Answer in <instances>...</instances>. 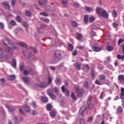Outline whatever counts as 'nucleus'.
<instances>
[{
	"label": "nucleus",
	"instance_id": "obj_20",
	"mask_svg": "<svg viewBox=\"0 0 124 124\" xmlns=\"http://www.w3.org/2000/svg\"><path fill=\"white\" fill-rule=\"evenodd\" d=\"M41 99L44 103H47L48 102V97L46 96H42Z\"/></svg>",
	"mask_w": 124,
	"mask_h": 124
},
{
	"label": "nucleus",
	"instance_id": "obj_34",
	"mask_svg": "<svg viewBox=\"0 0 124 124\" xmlns=\"http://www.w3.org/2000/svg\"><path fill=\"white\" fill-rule=\"evenodd\" d=\"M16 21H17V22H18L19 23H21V22H22V18H21L20 16H17L16 17Z\"/></svg>",
	"mask_w": 124,
	"mask_h": 124
},
{
	"label": "nucleus",
	"instance_id": "obj_60",
	"mask_svg": "<svg viewBox=\"0 0 124 124\" xmlns=\"http://www.w3.org/2000/svg\"><path fill=\"white\" fill-rule=\"evenodd\" d=\"M88 122L89 123H91V122H93V117H91L88 119Z\"/></svg>",
	"mask_w": 124,
	"mask_h": 124
},
{
	"label": "nucleus",
	"instance_id": "obj_14",
	"mask_svg": "<svg viewBox=\"0 0 124 124\" xmlns=\"http://www.w3.org/2000/svg\"><path fill=\"white\" fill-rule=\"evenodd\" d=\"M16 45H18L19 46H20L21 47H27V44L24 42H18L16 43Z\"/></svg>",
	"mask_w": 124,
	"mask_h": 124
},
{
	"label": "nucleus",
	"instance_id": "obj_24",
	"mask_svg": "<svg viewBox=\"0 0 124 124\" xmlns=\"http://www.w3.org/2000/svg\"><path fill=\"white\" fill-rule=\"evenodd\" d=\"M88 106L87 108L88 109H89V110H92L93 108V105L92 103H87Z\"/></svg>",
	"mask_w": 124,
	"mask_h": 124
},
{
	"label": "nucleus",
	"instance_id": "obj_28",
	"mask_svg": "<svg viewBox=\"0 0 124 124\" xmlns=\"http://www.w3.org/2000/svg\"><path fill=\"white\" fill-rule=\"evenodd\" d=\"M51 117H56V111L55 110H51L49 113Z\"/></svg>",
	"mask_w": 124,
	"mask_h": 124
},
{
	"label": "nucleus",
	"instance_id": "obj_31",
	"mask_svg": "<svg viewBox=\"0 0 124 124\" xmlns=\"http://www.w3.org/2000/svg\"><path fill=\"white\" fill-rule=\"evenodd\" d=\"M83 87L85 88V89H89V82H88V81L85 82L83 84Z\"/></svg>",
	"mask_w": 124,
	"mask_h": 124
},
{
	"label": "nucleus",
	"instance_id": "obj_13",
	"mask_svg": "<svg viewBox=\"0 0 124 124\" xmlns=\"http://www.w3.org/2000/svg\"><path fill=\"white\" fill-rule=\"evenodd\" d=\"M23 108L26 112H27V113H30V111H31V108H30V107H29V106L25 104L23 106Z\"/></svg>",
	"mask_w": 124,
	"mask_h": 124
},
{
	"label": "nucleus",
	"instance_id": "obj_35",
	"mask_svg": "<svg viewBox=\"0 0 124 124\" xmlns=\"http://www.w3.org/2000/svg\"><path fill=\"white\" fill-rule=\"evenodd\" d=\"M40 15H42L43 16H44V17H48V16H49V15H48V14H47L46 12H44L43 13H40Z\"/></svg>",
	"mask_w": 124,
	"mask_h": 124
},
{
	"label": "nucleus",
	"instance_id": "obj_17",
	"mask_svg": "<svg viewBox=\"0 0 124 124\" xmlns=\"http://www.w3.org/2000/svg\"><path fill=\"white\" fill-rule=\"evenodd\" d=\"M31 71L32 72V69L30 70V71L24 70L23 74L25 76H27V75H29V74H31V75H32V74L31 73Z\"/></svg>",
	"mask_w": 124,
	"mask_h": 124
},
{
	"label": "nucleus",
	"instance_id": "obj_19",
	"mask_svg": "<svg viewBox=\"0 0 124 124\" xmlns=\"http://www.w3.org/2000/svg\"><path fill=\"white\" fill-rule=\"evenodd\" d=\"M2 5H3V6H5V7H6V8L10 9V5H9V3H6V2H2Z\"/></svg>",
	"mask_w": 124,
	"mask_h": 124
},
{
	"label": "nucleus",
	"instance_id": "obj_55",
	"mask_svg": "<svg viewBox=\"0 0 124 124\" xmlns=\"http://www.w3.org/2000/svg\"><path fill=\"white\" fill-rule=\"evenodd\" d=\"M94 20H95L94 17H90V23H92V22H93V21H94Z\"/></svg>",
	"mask_w": 124,
	"mask_h": 124
},
{
	"label": "nucleus",
	"instance_id": "obj_47",
	"mask_svg": "<svg viewBox=\"0 0 124 124\" xmlns=\"http://www.w3.org/2000/svg\"><path fill=\"white\" fill-rule=\"evenodd\" d=\"M62 3L64 5H66L67 4V1L66 0H62Z\"/></svg>",
	"mask_w": 124,
	"mask_h": 124
},
{
	"label": "nucleus",
	"instance_id": "obj_3",
	"mask_svg": "<svg viewBox=\"0 0 124 124\" xmlns=\"http://www.w3.org/2000/svg\"><path fill=\"white\" fill-rule=\"evenodd\" d=\"M75 89L78 96H79V97H81V96H82L84 94V90L82 89H79V87L78 86H76Z\"/></svg>",
	"mask_w": 124,
	"mask_h": 124
},
{
	"label": "nucleus",
	"instance_id": "obj_63",
	"mask_svg": "<svg viewBox=\"0 0 124 124\" xmlns=\"http://www.w3.org/2000/svg\"><path fill=\"white\" fill-rule=\"evenodd\" d=\"M122 52L124 54V44L122 46Z\"/></svg>",
	"mask_w": 124,
	"mask_h": 124
},
{
	"label": "nucleus",
	"instance_id": "obj_25",
	"mask_svg": "<svg viewBox=\"0 0 124 124\" xmlns=\"http://www.w3.org/2000/svg\"><path fill=\"white\" fill-rule=\"evenodd\" d=\"M111 14H112V16L114 18H117V11L115 10L112 11Z\"/></svg>",
	"mask_w": 124,
	"mask_h": 124
},
{
	"label": "nucleus",
	"instance_id": "obj_50",
	"mask_svg": "<svg viewBox=\"0 0 124 124\" xmlns=\"http://www.w3.org/2000/svg\"><path fill=\"white\" fill-rule=\"evenodd\" d=\"M113 28H117L119 26V24L116 22H114L112 24Z\"/></svg>",
	"mask_w": 124,
	"mask_h": 124
},
{
	"label": "nucleus",
	"instance_id": "obj_37",
	"mask_svg": "<svg viewBox=\"0 0 124 124\" xmlns=\"http://www.w3.org/2000/svg\"><path fill=\"white\" fill-rule=\"evenodd\" d=\"M120 96H124V88L121 87Z\"/></svg>",
	"mask_w": 124,
	"mask_h": 124
},
{
	"label": "nucleus",
	"instance_id": "obj_42",
	"mask_svg": "<svg viewBox=\"0 0 124 124\" xmlns=\"http://www.w3.org/2000/svg\"><path fill=\"white\" fill-rule=\"evenodd\" d=\"M49 96H50V98H51V99H52V100H56V99L57 98V96L54 95V93Z\"/></svg>",
	"mask_w": 124,
	"mask_h": 124
},
{
	"label": "nucleus",
	"instance_id": "obj_46",
	"mask_svg": "<svg viewBox=\"0 0 124 124\" xmlns=\"http://www.w3.org/2000/svg\"><path fill=\"white\" fill-rule=\"evenodd\" d=\"M54 91L55 93L56 94L59 93V90L58 89V88H57V87H54Z\"/></svg>",
	"mask_w": 124,
	"mask_h": 124
},
{
	"label": "nucleus",
	"instance_id": "obj_23",
	"mask_svg": "<svg viewBox=\"0 0 124 124\" xmlns=\"http://www.w3.org/2000/svg\"><path fill=\"white\" fill-rule=\"evenodd\" d=\"M47 94L50 96V95H52V94H53L54 93H53L52 89H49L47 90Z\"/></svg>",
	"mask_w": 124,
	"mask_h": 124
},
{
	"label": "nucleus",
	"instance_id": "obj_57",
	"mask_svg": "<svg viewBox=\"0 0 124 124\" xmlns=\"http://www.w3.org/2000/svg\"><path fill=\"white\" fill-rule=\"evenodd\" d=\"M46 27V25H45V24H41L40 25V28L41 29H45Z\"/></svg>",
	"mask_w": 124,
	"mask_h": 124
},
{
	"label": "nucleus",
	"instance_id": "obj_8",
	"mask_svg": "<svg viewBox=\"0 0 124 124\" xmlns=\"http://www.w3.org/2000/svg\"><path fill=\"white\" fill-rule=\"evenodd\" d=\"M74 66H75V68H76V69L77 70H81V65L80 64V63L79 62H76L74 64Z\"/></svg>",
	"mask_w": 124,
	"mask_h": 124
},
{
	"label": "nucleus",
	"instance_id": "obj_43",
	"mask_svg": "<svg viewBox=\"0 0 124 124\" xmlns=\"http://www.w3.org/2000/svg\"><path fill=\"white\" fill-rule=\"evenodd\" d=\"M61 79L57 78H56V80H55V82L56 84H57L58 85H59V84H61Z\"/></svg>",
	"mask_w": 124,
	"mask_h": 124
},
{
	"label": "nucleus",
	"instance_id": "obj_51",
	"mask_svg": "<svg viewBox=\"0 0 124 124\" xmlns=\"http://www.w3.org/2000/svg\"><path fill=\"white\" fill-rule=\"evenodd\" d=\"M24 68H25V66H24V65H21L20 66V71H24Z\"/></svg>",
	"mask_w": 124,
	"mask_h": 124
},
{
	"label": "nucleus",
	"instance_id": "obj_58",
	"mask_svg": "<svg viewBox=\"0 0 124 124\" xmlns=\"http://www.w3.org/2000/svg\"><path fill=\"white\" fill-rule=\"evenodd\" d=\"M73 56H76L77 55V50H75L74 51V52L72 53Z\"/></svg>",
	"mask_w": 124,
	"mask_h": 124
},
{
	"label": "nucleus",
	"instance_id": "obj_38",
	"mask_svg": "<svg viewBox=\"0 0 124 124\" xmlns=\"http://www.w3.org/2000/svg\"><path fill=\"white\" fill-rule=\"evenodd\" d=\"M107 50H108L109 52L110 51H112V50H114V47L108 46L107 47Z\"/></svg>",
	"mask_w": 124,
	"mask_h": 124
},
{
	"label": "nucleus",
	"instance_id": "obj_54",
	"mask_svg": "<svg viewBox=\"0 0 124 124\" xmlns=\"http://www.w3.org/2000/svg\"><path fill=\"white\" fill-rule=\"evenodd\" d=\"M95 32L94 31H92L91 32V35L92 36H95Z\"/></svg>",
	"mask_w": 124,
	"mask_h": 124
},
{
	"label": "nucleus",
	"instance_id": "obj_26",
	"mask_svg": "<svg viewBox=\"0 0 124 124\" xmlns=\"http://www.w3.org/2000/svg\"><path fill=\"white\" fill-rule=\"evenodd\" d=\"M73 49H74L73 45H72L71 44H69V45H68V50H69V51H72Z\"/></svg>",
	"mask_w": 124,
	"mask_h": 124
},
{
	"label": "nucleus",
	"instance_id": "obj_4",
	"mask_svg": "<svg viewBox=\"0 0 124 124\" xmlns=\"http://www.w3.org/2000/svg\"><path fill=\"white\" fill-rule=\"evenodd\" d=\"M14 49H16V50L18 49V47H17V46H15L13 47L12 48L7 46L6 47V51H7V52H8V53H10V54H12V52H13V50H14Z\"/></svg>",
	"mask_w": 124,
	"mask_h": 124
},
{
	"label": "nucleus",
	"instance_id": "obj_49",
	"mask_svg": "<svg viewBox=\"0 0 124 124\" xmlns=\"http://www.w3.org/2000/svg\"><path fill=\"white\" fill-rule=\"evenodd\" d=\"M124 42V39H120L118 40V45H119V46L121 45V43H122V42Z\"/></svg>",
	"mask_w": 124,
	"mask_h": 124
},
{
	"label": "nucleus",
	"instance_id": "obj_56",
	"mask_svg": "<svg viewBox=\"0 0 124 124\" xmlns=\"http://www.w3.org/2000/svg\"><path fill=\"white\" fill-rule=\"evenodd\" d=\"M4 28V25H3V23H0V28L3 29Z\"/></svg>",
	"mask_w": 124,
	"mask_h": 124
},
{
	"label": "nucleus",
	"instance_id": "obj_32",
	"mask_svg": "<svg viewBox=\"0 0 124 124\" xmlns=\"http://www.w3.org/2000/svg\"><path fill=\"white\" fill-rule=\"evenodd\" d=\"M88 15H85L84 17V22L85 24H88Z\"/></svg>",
	"mask_w": 124,
	"mask_h": 124
},
{
	"label": "nucleus",
	"instance_id": "obj_22",
	"mask_svg": "<svg viewBox=\"0 0 124 124\" xmlns=\"http://www.w3.org/2000/svg\"><path fill=\"white\" fill-rule=\"evenodd\" d=\"M71 98L72 99V101L73 102H75L76 101V96L74 94V93H72L71 95Z\"/></svg>",
	"mask_w": 124,
	"mask_h": 124
},
{
	"label": "nucleus",
	"instance_id": "obj_36",
	"mask_svg": "<svg viewBox=\"0 0 124 124\" xmlns=\"http://www.w3.org/2000/svg\"><path fill=\"white\" fill-rule=\"evenodd\" d=\"M25 15L27 16V17H30L31 15V13L30 11H26L25 12Z\"/></svg>",
	"mask_w": 124,
	"mask_h": 124
},
{
	"label": "nucleus",
	"instance_id": "obj_40",
	"mask_svg": "<svg viewBox=\"0 0 124 124\" xmlns=\"http://www.w3.org/2000/svg\"><path fill=\"white\" fill-rule=\"evenodd\" d=\"M71 24L73 27H78V24L76 21H72Z\"/></svg>",
	"mask_w": 124,
	"mask_h": 124
},
{
	"label": "nucleus",
	"instance_id": "obj_21",
	"mask_svg": "<svg viewBox=\"0 0 124 124\" xmlns=\"http://www.w3.org/2000/svg\"><path fill=\"white\" fill-rule=\"evenodd\" d=\"M15 78H16V77L14 75H10L8 76V79L10 81H13L14 80H15Z\"/></svg>",
	"mask_w": 124,
	"mask_h": 124
},
{
	"label": "nucleus",
	"instance_id": "obj_6",
	"mask_svg": "<svg viewBox=\"0 0 124 124\" xmlns=\"http://www.w3.org/2000/svg\"><path fill=\"white\" fill-rule=\"evenodd\" d=\"M37 86L38 88H46L47 84L45 82H39L37 83Z\"/></svg>",
	"mask_w": 124,
	"mask_h": 124
},
{
	"label": "nucleus",
	"instance_id": "obj_11",
	"mask_svg": "<svg viewBox=\"0 0 124 124\" xmlns=\"http://www.w3.org/2000/svg\"><path fill=\"white\" fill-rule=\"evenodd\" d=\"M92 49L94 52H100V51H101V48L96 46H93Z\"/></svg>",
	"mask_w": 124,
	"mask_h": 124
},
{
	"label": "nucleus",
	"instance_id": "obj_7",
	"mask_svg": "<svg viewBox=\"0 0 124 124\" xmlns=\"http://www.w3.org/2000/svg\"><path fill=\"white\" fill-rule=\"evenodd\" d=\"M124 112V109L121 106H118L116 109V114H122Z\"/></svg>",
	"mask_w": 124,
	"mask_h": 124
},
{
	"label": "nucleus",
	"instance_id": "obj_5",
	"mask_svg": "<svg viewBox=\"0 0 124 124\" xmlns=\"http://www.w3.org/2000/svg\"><path fill=\"white\" fill-rule=\"evenodd\" d=\"M61 89L62 90V92L64 93V94H65L66 96H69V91L68 90L65 89L64 86H62L61 87Z\"/></svg>",
	"mask_w": 124,
	"mask_h": 124
},
{
	"label": "nucleus",
	"instance_id": "obj_12",
	"mask_svg": "<svg viewBox=\"0 0 124 124\" xmlns=\"http://www.w3.org/2000/svg\"><path fill=\"white\" fill-rule=\"evenodd\" d=\"M76 38L77 39H78V40H81V39H83V36L82 35V34L78 32H77Z\"/></svg>",
	"mask_w": 124,
	"mask_h": 124
},
{
	"label": "nucleus",
	"instance_id": "obj_10",
	"mask_svg": "<svg viewBox=\"0 0 124 124\" xmlns=\"http://www.w3.org/2000/svg\"><path fill=\"white\" fill-rule=\"evenodd\" d=\"M118 80L120 82H122V84L124 85V76L123 75H119L118 77Z\"/></svg>",
	"mask_w": 124,
	"mask_h": 124
},
{
	"label": "nucleus",
	"instance_id": "obj_64",
	"mask_svg": "<svg viewBox=\"0 0 124 124\" xmlns=\"http://www.w3.org/2000/svg\"><path fill=\"white\" fill-rule=\"evenodd\" d=\"M120 98L122 99L121 101L122 102V104H124V98H123V97L121 96Z\"/></svg>",
	"mask_w": 124,
	"mask_h": 124
},
{
	"label": "nucleus",
	"instance_id": "obj_62",
	"mask_svg": "<svg viewBox=\"0 0 124 124\" xmlns=\"http://www.w3.org/2000/svg\"><path fill=\"white\" fill-rule=\"evenodd\" d=\"M117 58L118 60H122V56L120 54L117 55Z\"/></svg>",
	"mask_w": 124,
	"mask_h": 124
},
{
	"label": "nucleus",
	"instance_id": "obj_29",
	"mask_svg": "<svg viewBox=\"0 0 124 124\" xmlns=\"http://www.w3.org/2000/svg\"><path fill=\"white\" fill-rule=\"evenodd\" d=\"M40 20H41V21H43L45 23H49V19L46 18L41 17Z\"/></svg>",
	"mask_w": 124,
	"mask_h": 124
},
{
	"label": "nucleus",
	"instance_id": "obj_1",
	"mask_svg": "<svg viewBox=\"0 0 124 124\" xmlns=\"http://www.w3.org/2000/svg\"><path fill=\"white\" fill-rule=\"evenodd\" d=\"M96 13L98 16H102L104 18H108V15L106 10L100 7H97L96 8Z\"/></svg>",
	"mask_w": 124,
	"mask_h": 124
},
{
	"label": "nucleus",
	"instance_id": "obj_30",
	"mask_svg": "<svg viewBox=\"0 0 124 124\" xmlns=\"http://www.w3.org/2000/svg\"><path fill=\"white\" fill-rule=\"evenodd\" d=\"M11 64H12L13 67H16V60L13 59V61H12Z\"/></svg>",
	"mask_w": 124,
	"mask_h": 124
},
{
	"label": "nucleus",
	"instance_id": "obj_53",
	"mask_svg": "<svg viewBox=\"0 0 124 124\" xmlns=\"http://www.w3.org/2000/svg\"><path fill=\"white\" fill-rule=\"evenodd\" d=\"M95 84H96V85H98L99 86H100L102 85V84L98 80H96L95 82Z\"/></svg>",
	"mask_w": 124,
	"mask_h": 124
},
{
	"label": "nucleus",
	"instance_id": "obj_16",
	"mask_svg": "<svg viewBox=\"0 0 124 124\" xmlns=\"http://www.w3.org/2000/svg\"><path fill=\"white\" fill-rule=\"evenodd\" d=\"M22 80L25 84H29V83H30V78L28 77H23Z\"/></svg>",
	"mask_w": 124,
	"mask_h": 124
},
{
	"label": "nucleus",
	"instance_id": "obj_27",
	"mask_svg": "<svg viewBox=\"0 0 124 124\" xmlns=\"http://www.w3.org/2000/svg\"><path fill=\"white\" fill-rule=\"evenodd\" d=\"M52 105L51 104H48L46 105V109L47 110V111H51V110L52 109Z\"/></svg>",
	"mask_w": 124,
	"mask_h": 124
},
{
	"label": "nucleus",
	"instance_id": "obj_15",
	"mask_svg": "<svg viewBox=\"0 0 124 124\" xmlns=\"http://www.w3.org/2000/svg\"><path fill=\"white\" fill-rule=\"evenodd\" d=\"M99 78L101 81H105V80H106V76L102 74L99 76Z\"/></svg>",
	"mask_w": 124,
	"mask_h": 124
},
{
	"label": "nucleus",
	"instance_id": "obj_52",
	"mask_svg": "<svg viewBox=\"0 0 124 124\" xmlns=\"http://www.w3.org/2000/svg\"><path fill=\"white\" fill-rule=\"evenodd\" d=\"M80 124H85V120L82 119L80 120Z\"/></svg>",
	"mask_w": 124,
	"mask_h": 124
},
{
	"label": "nucleus",
	"instance_id": "obj_2",
	"mask_svg": "<svg viewBox=\"0 0 124 124\" xmlns=\"http://www.w3.org/2000/svg\"><path fill=\"white\" fill-rule=\"evenodd\" d=\"M62 51L61 50H57L54 53L53 61H55L53 63H56L57 62V61L56 60H61L62 59Z\"/></svg>",
	"mask_w": 124,
	"mask_h": 124
},
{
	"label": "nucleus",
	"instance_id": "obj_33",
	"mask_svg": "<svg viewBox=\"0 0 124 124\" xmlns=\"http://www.w3.org/2000/svg\"><path fill=\"white\" fill-rule=\"evenodd\" d=\"M46 2V0H39V5H42L43 4H44Z\"/></svg>",
	"mask_w": 124,
	"mask_h": 124
},
{
	"label": "nucleus",
	"instance_id": "obj_61",
	"mask_svg": "<svg viewBox=\"0 0 124 124\" xmlns=\"http://www.w3.org/2000/svg\"><path fill=\"white\" fill-rule=\"evenodd\" d=\"M32 104L33 105V107H36V103H35V102L33 101L32 102Z\"/></svg>",
	"mask_w": 124,
	"mask_h": 124
},
{
	"label": "nucleus",
	"instance_id": "obj_39",
	"mask_svg": "<svg viewBox=\"0 0 124 124\" xmlns=\"http://www.w3.org/2000/svg\"><path fill=\"white\" fill-rule=\"evenodd\" d=\"M22 26L24 28H29V25H28V23L26 22H23L22 23Z\"/></svg>",
	"mask_w": 124,
	"mask_h": 124
},
{
	"label": "nucleus",
	"instance_id": "obj_18",
	"mask_svg": "<svg viewBox=\"0 0 124 124\" xmlns=\"http://www.w3.org/2000/svg\"><path fill=\"white\" fill-rule=\"evenodd\" d=\"M85 9L86 11H88V12L93 11L94 10L93 8L88 7L87 6H85Z\"/></svg>",
	"mask_w": 124,
	"mask_h": 124
},
{
	"label": "nucleus",
	"instance_id": "obj_48",
	"mask_svg": "<svg viewBox=\"0 0 124 124\" xmlns=\"http://www.w3.org/2000/svg\"><path fill=\"white\" fill-rule=\"evenodd\" d=\"M10 25L11 26H15V25H16V22L14 20H12L10 22Z\"/></svg>",
	"mask_w": 124,
	"mask_h": 124
},
{
	"label": "nucleus",
	"instance_id": "obj_9",
	"mask_svg": "<svg viewBox=\"0 0 124 124\" xmlns=\"http://www.w3.org/2000/svg\"><path fill=\"white\" fill-rule=\"evenodd\" d=\"M6 108L9 110V112H14L15 111V108L14 107L9 106L7 105H6Z\"/></svg>",
	"mask_w": 124,
	"mask_h": 124
},
{
	"label": "nucleus",
	"instance_id": "obj_45",
	"mask_svg": "<svg viewBox=\"0 0 124 124\" xmlns=\"http://www.w3.org/2000/svg\"><path fill=\"white\" fill-rule=\"evenodd\" d=\"M104 96V92H102L101 93V94H100V96H99V98L100 99H103Z\"/></svg>",
	"mask_w": 124,
	"mask_h": 124
},
{
	"label": "nucleus",
	"instance_id": "obj_44",
	"mask_svg": "<svg viewBox=\"0 0 124 124\" xmlns=\"http://www.w3.org/2000/svg\"><path fill=\"white\" fill-rule=\"evenodd\" d=\"M92 99H93V97L92 96V95H90L88 97V100L87 101V103H90V102H91V101H92Z\"/></svg>",
	"mask_w": 124,
	"mask_h": 124
},
{
	"label": "nucleus",
	"instance_id": "obj_59",
	"mask_svg": "<svg viewBox=\"0 0 124 124\" xmlns=\"http://www.w3.org/2000/svg\"><path fill=\"white\" fill-rule=\"evenodd\" d=\"M52 83V78L50 77L48 78V84H50Z\"/></svg>",
	"mask_w": 124,
	"mask_h": 124
},
{
	"label": "nucleus",
	"instance_id": "obj_41",
	"mask_svg": "<svg viewBox=\"0 0 124 124\" xmlns=\"http://www.w3.org/2000/svg\"><path fill=\"white\" fill-rule=\"evenodd\" d=\"M45 10H46V11H49V10H51V6L49 5H46L45 7Z\"/></svg>",
	"mask_w": 124,
	"mask_h": 124
}]
</instances>
